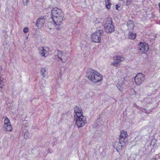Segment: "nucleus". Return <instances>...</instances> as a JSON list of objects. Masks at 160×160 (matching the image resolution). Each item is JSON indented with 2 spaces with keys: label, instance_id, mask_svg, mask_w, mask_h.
Wrapping results in <instances>:
<instances>
[{
  "label": "nucleus",
  "instance_id": "nucleus-1",
  "mask_svg": "<svg viewBox=\"0 0 160 160\" xmlns=\"http://www.w3.org/2000/svg\"><path fill=\"white\" fill-rule=\"evenodd\" d=\"M51 14L54 25L57 29L59 30V26L64 20V12L61 9L54 8L52 10Z\"/></svg>",
  "mask_w": 160,
  "mask_h": 160
},
{
  "label": "nucleus",
  "instance_id": "nucleus-2",
  "mask_svg": "<svg viewBox=\"0 0 160 160\" xmlns=\"http://www.w3.org/2000/svg\"><path fill=\"white\" fill-rule=\"evenodd\" d=\"M86 77L94 82H97L102 80V75L97 71L91 68L89 69L87 72Z\"/></svg>",
  "mask_w": 160,
  "mask_h": 160
},
{
  "label": "nucleus",
  "instance_id": "nucleus-3",
  "mask_svg": "<svg viewBox=\"0 0 160 160\" xmlns=\"http://www.w3.org/2000/svg\"><path fill=\"white\" fill-rule=\"evenodd\" d=\"M112 23L111 18H107L106 19L104 27L105 30L108 33H111L114 31V28Z\"/></svg>",
  "mask_w": 160,
  "mask_h": 160
},
{
  "label": "nucleus",
  "instance_id": "nucleus-4",
  "mask_svg": "<svg viewBox=\"0 0 160 160\" xmlns=\"http://www.w3.org/2000/svg\"><path fill=\"white\" fill-rule=\"evenodd\" d=\"M3 131L9 132L12 131V127L10 120L7 117L5 118L4 120V124L2 127Z\"/></svg>",
  "mask_w": 160,
  "mask_h": 160
},
{
  "label": "nucleus",
  "instance_id": "nucleus-5",
  "mask_svg": "<svg viewBox=\"0 0 160 160\" xmlns=\"http://www.w3.org/2000/svg\"><path fill=\"white\" fill-rule=\"evenodd\" d=\"M149 47L147 43L145 42H140L138 45V50L139 53L141 54L146 53L149 50Z\"/></svg>",
  "mask_w": 160,
  "mask_h": 160
},
{
  "label": "nucleus",
  "instance_id": "nucleus-6",
  "mask_svg": "<svg viewBox=\"0 0 160 160\" xmlns=\"http://www.w3.org/2000/svg\"><path fill=\"white\" fill-rule=\"evenodd\" d=\"M76 121V124L78 128L83 127L87 122V119L84 116H81L74 118Z\"/></svg>",
  "mask_w": 160,
  "mask_h": 160
},
{
  "label": "nucleus",
  "instance_id": "nucleus-7",
  "mask_svg": "<svg viewBox=\"0 0 160 160\" xmlns=\"http://www.w3.org/2000/svg\"><path fill=\"white\" fill-rule=\"evenodd\" d=\"M101 34L100 30H97L93 32L91 35V41L95 42H99L101 39Z\"/></svg>",
  "mask_w": 160,
  "mask_h": 160
},
{
  "label": "nucleus",
  "instance_id": "nucleus-8",
  "mask_svg": "<svg viewBox=\"0 0 160 160\" xmlns=\"http://www.w3.org/2000/svg\"><path fill=\"white\" fill-rule=\"evenodd\" d=\"M145 79L144 75L142 73H138L135 78V81L137 85H140Z\"/></svg>",
  "mask_w": 160,
  "mask_h": 160
},
{
  "label": "nucleus",
  "instance_id": "nucleus-9",
  "mask_svg": "<svg viewBox=\"0 0 160 160\" xmlns=\"http://www.w3.org/2000/svg\"><path fill=\"white\" fill-rule=\"evenodd\" d=\"M39 52L42 57H46L49 54V49L47 47H40L38 48Z\"/></svg>",
  "mask_w": 160,
  "mask_h": 160
},
{
  "label": "nucleus",
  "instance_id": "nucleus-10",
  "mask_svg": "<svg viewBox=\"0 0 160 160\" xmlns=\"http://www.w3.org/2000/svg\"><path fill=\"white\" fill-rule=\"evenodd\" d=\"M128 136L127 132L122 130L121 132L120 135L119 140L121 144L125 143L127 141L126 138Z\"/></svg>",
  "mask_w": 160,
  "mask_h": 160
},
{
  "label": "nucleus",
  "instance_id": "nucleus-11",
  "mask_svg": "<svg viewBox=\"0 0 160 160\" xmlns=\"http://www.w3.org/2000/svg\"><path fill=\"white\" fill-rule=\"evenodd\" d=\"M46 20V16H42L37 20L36 25L38 28H42L43 25Z\"/></svg>",
  "mask_w": 160,
  "mask_h": 160
},
{
  "label": "nucleus",
  "instance_id": "nucleus-12",
  "mask_svg": "<svg viewBox=\"0 0 160 160\" xmlns=\"http://www.w3.org/2000/svg\"><path fill=\"white\" fill-rule=\"evenodd\" d=\"M57 56L58 58L62 62L65 63L68 60V57L66 54L61 51L58 52Z\"/></svg>",
  "mask_w": 160,
  "mask_h": 160
},
{
  "label": "nucleus",
  "instance_id": "nucleus-13",
  "mask_svg": "<svg viewBox=\"0 0 160 160\" xmlns=\"http://www.w3.org/2000/svg\"><path fill=\"white\" fill-rule=\"evenodd\" d=\"M74 118L81 116L82 115V108L76 106L74 108Z\"/></svg>",
  "mask_w": 160,
  "mask_h": 160
},
{
  "label": "nucleus",
  "instance_id": "nucleus-14",
  "mask_svg": "<svg viewBox=\"0 0 160 160\" xmlns=\"http://www.w3.org/2000/svg\"><path fill=\"white\" fill-rule=\"evenodd\" d=\"M124 84L123 79H122L121 80H119L117 84V87L118 90L120 91H122L123 90V88L122 86Z\"/></svg>",
  "mask_w": 160,
  "mask_h": 160
},
{
  "label": "nucleus",
  "instance_id": "nucleus-15",
  "mask_svg": "<svg viewBox=\"0 0 160 160\" xmlns=\"http://www.w3.org/2000/svg\"><path fill=\"white\" fill-rule=\"evenodd\" d=\"M127 25L129 30H131L133 29L134 25L132 21H129L128 22Z\"/></svg>",
  "mask_w": 160,
  "mask_h": 160
},
{
  "label": "nucleus",
  "instance_id": "nucleus-16",
  "mask_svg": "<svg viewBox=\"0 0 160 160\" xmlns=\"http://www.w3.org/2000/svg\"><path fill=\"white\" fill-rule=\"evenodd\" d=\"M122 58H121L120 56H118L114 57V61L118 64L121 61H122Z\"/></svg>",
  "mask_w": 160,
  "mask_h": 160
},
{
  "label": "nucleus",
  "instance_id": "nucleus-17",
  "mask_svg": "<svg viewBox=\"0 0 160 160\" xmlns=\"http://www.w3.org/2000/svg\"><path fill=\"white\" fill-rule=\"evenodd\" d=\"M136 36V34L135 33L130 32L128 34V38L130 39H135V38Z\"/></svg>",
  "mask_w": 160,
  "mask_h": 160
},
{
  "label": "nucleus",
  "instance_id": "nucleus-18",
  "mask_svg": "<svg viewBox=\"0 0 160 160\" xmlns=\"http://www.w3.org/2000/svg\"><path fill=\"white\" fill-rule=\"evenodd\" d=\"M105 1L107 8L108 9H110L111 5L110 0H105Z\"/></svg>",
  "mask_w": 160,
  "mask_h": 160
},
{
  "label": "nucleus",
  "instance_id": "nucleus-19",
  "mask_svg": "<svg viewBox=\"0 0 160 160\" xmlns=\"http://www.w3.org/2000/svg\"><path fill=\"white\" fill-rule=\"evenodd\" d=\"M40 72L43 77H45L47 74V72L45 68L41 69Z\"/></svg>",
  "mask_w": 160,
  "mask_h": 160
},
{
  "label": "nucleus",
  "instance_id": "nucleus-20",
  "mask_svg": "<svg viewBox=\"0 0 160 160\" xmlns=\"http://www.w3.org/2000/svg\"><path fill=\"white\" fill-rule=\"evenodd\" d=\"M28 28H26L23 29V32L25 33H27L28 32Z\"/></svg>",
  "mask_w": 160,
  "mask_h": 160
},
{
  "label": "nucleus",
  "instance_id": "nucleus-21",
  "mask_svg": "<svg viewBox=\"0 0 160 160\" xmlns=\"http://www.w3.org/2000/svg\"><path fill=\"white\" fill-rule=\"evenodd\" d=\"M118 63H116V62H115V61H114V62H112L111 63V64L112 65L114 66L115 67H117Z\"/></svg>",
  "mask_w": 160,
  "mask_h": 160
},
{
  "label": "nucleus",
  "instance_id": "nucleus-22",
  "mask_svg": "<svg viewBox=\"0 0 160 160\" xmlns=\"http://www.w3.org/2000/svg\"><path fill=\"white\" fill-rule=\"evenodd\" d=\"M28 1V0H23V3L25 5H27V3Z\"/></svg>",
  "mask_w": 160,
  "mask_h": 160
},
{
  "label": "nucleus",
  "instance_id": "nucleus-23",
  "mask_svg": "<svg viewBox=\"0 0 160 160\" xmlns=\"http://www.w3.org/2000/svg\"><path fill=\"white\" fill-rule=\"evenodd\" d=\"M131 3V0H127L126 4L127 6L129 5Z\"/></svg>",
  "mask_w": 160,
  "mask_h": 160
},
{
  "label": "nucleus",
  "instance_id": "nucleus-24",
  "mask_svg": "<svg viewBox=\"0 0 160 160\" xmlns=\"http://www.w3.org/2000/svg\"><path fill=\"white\" fill-rule=\"evenodd\" d=\"M119 7V6L118 5H116V9L118 10V8Z\"/></svg>",
  "mask_w": 160,
  "mask_h": 160
},
{
  "label": "nucleus",
  "instance_id": "nucleus-25",
  "mask_svg": "<svg viewBox=\"0 0 160 160\" xmlns=\"http://www.w3.org/2000/svg\"><path fill=\"white\" fill-rule=\"evenodd\" d=\"M153 140H154V141H155V139H154V140H152V142Z\"/></svg>",
  "mask_w": 160,
  "mask_h": 160
},
{
  "label": "nucleus",
  "instance_id": "nucleus-26",
  "mask_svg": "<svg viewBox=\"0 0 160 160\" xmlns=\"http://www.w3.org/2000/svg\"><path fill=\"white\" fill-rule=\"evenodd\" d=\"M26 39H28V37H26Z\"/></svg>",
  "mask_w": 160,
  "mask_h": 160
}]
</instances>
